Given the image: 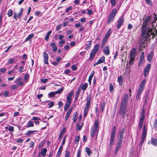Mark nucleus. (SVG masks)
<instances>
[{
	"label": "nucleus",
	"instance_id": "1",
	"mask_svg": "<svg viewBox=\"0 0 157 157\" xmlns=\"http://www.w3.org/2000/svg\"><path fill=\"white\" fill-rule=\"evenodd\" d=\"M151 19L150 16H147L144 19L141 32V35L143 36L148 38L151 36V34L154 36L157 35V30L155 28L153 29H149L148 27L149 21ZM153 37L152 36V37Z\"/></svg>",
	"mask_w": 157,
	"mask_h": 157
},
{
	"label": "nucleus",
	"instance_id": "2",
	"mask_svg": "<svg viewBox=\"0 0 157 157\" xmlns=\"http://www.w3.org/2000/svg\"><path fill=\"white\" fill-rule=\"evenodd\" d=\"M117 13V9H113L111 12L109 14L108 17L107 23L108 24H109L114 20L115 17Z\"/></svg>",
	"mask_w": 157,
	"mask_h": 157
},
{
	"label": "nucleus",
	"instance_id": "3",
	"mask_svg": "<svg viewBox=\"0 0 157 157\" xmlns=\"http://www.w3.org/2000/svg\"><path fill=\"white\" fill-rule=\"evenodd\" d=\"M116 126H114L113 128L111 135V138L110 139V143L109 144V146L110 147L111 146L114 144L115 137V133L116 132Z\"/></svg>",
	"mask_w": 157,
	"mask_h": 157
},
{
	"label": "nucleus",
	"instance_id": "4",
	"mask_svg": "<svg viewBox=\"0 0 157 157\" xmlns=\"http://www.w3.org/2000/svg\"><path fill=\"white\" fill-rule=\"evenodd\" d=\"M126 106L127 105H121L118 112L119 114L122 115L123 118H124L126 113L128 111V109L126 107Z\"/></svg>",
	"mask_w": 157,
	"mask_h": 157
},
{
	"label": "nucleus",
	"instance_id": "5",
	"mask_svg": "<svg viewBox=\"0 0 157 157\" xmlns=\"http://www.w3.org/2000/svg\"><path fill=\"white\" fill-rule=\"evenodd\" d=\"M124 22V19L123 16L120 17L118 20L117 23V28L119 29Z\"/></svg>",
	"mask_w": 157,
	"mask_h": 157
},
{
	"label": "nucleus",
	"instance_id": "6",
	"mask_svg": "<svg viewBox=\"0 0 157 157\" xmlns=\"http://www.w3.org/2000/svg\"><path fill=\"white\" fill-rule=\"evenodd\" d=\"M128 100V95L125 94L121 100V105H127Z\"/></svg>",
	"mask_w": 157,
	"mask_h": 157
},
{
	"label": "nucleus",
	"instance_id": "7",
	"mask_svg": "<svg viewBox=\"0 0 157 157\" xmlns=\"http://www.w3.org/2000/svg\"><path fill=\"white\" fill-rule=\"evenodd\" d=\"M98 131L99 129L94 128H92L90 132L91 137H93L94 135L97 136Z\"/></svg>",
	"mask_w": 157,
	"mask_h": 157
},
{
	"label": "nucleus",
	"instance_id": "8",
	"mask_svg": "<svg viewBox=\"0 0 157 157\" xmlns=\"http://www.w3.org/2000/svg\"><path fill=\"white\" fill-rule=\"evenodd\" d=\"M74 93V91H71L68 94L66 98L67 100V103L71 104L72 101L71 98L72 96L73 95Z\"/></svg>",
	"mask_w": 157,
	"mask_h": 157
},
{
	"label": "nucleus",
	"instance_id": "9",
	"mask_svg": "<svg viewBox=\"0 0 157 157\" xmlns=\"http://www.w3.org/2000/svg\"><path fill=\"white\" fill-rule=\"evenodd\" d=\"M151 65L150 64H148L145 67L144 71V75L145 77H146L148 74V72L150 69Z\"/></svg>",
	"mask_w": 157,
	"mask_h": 157
},
{
	"label": "nucleus",
	"instance_id": "10",
	"mask_svg": "<svg viewBox=\"0 0 157 157\" xmlns=\"http://www.w3.org/2000/svg\"><path fill=\"white\" fill-rule=\"evenodd\" d=\"M23 8H21L20 9V11L19 12V13L17 15V13H13V18L17 20V18H20L21 17V16L22 13Z\"/></svg>",
	"mask_w": 157,
	"mask_h": 157
},
{
	"label": "nucleus",
	"instance_id": "11",
	"mask_svg": "<svg viewBox=\"0 0 157 157\" xmlns=\"http://www.w3.org/2000/svg\"><path fill=\"white\" fill-rule=\"evenodd\" d=\"M43 56L44 63L48 64V54L46 52H44L43 53Z\"/></svg>",
	"mask_w": 157,
	"mask_h": 157
},
{
	"label": "nucleus",
	"instance_id": "12",
	"mask_svg": "<svg viewBox=\"0 0 157 157\" xmlns=\"http://www.w3.org/2000/svg\"><path fill=\"white\" fill-rule=\"evenodd\" d=\"M147 128L145 125H144L143 128V131L142 132V137L146 138L147 133Z\"/></svg>",
	"mask_w": 157,
	"mask_h": 157
},
{
	"label": "nucleus",
	"instance_id": "13",
	"mask_svg": "<svg viewBox=\"0 0 157 157\" xmlns=\"http://www.w3.org/2000/svg\"><path fill=\"white\" fill-rule=\"evenodd\" d=\"M104 53L105 55H109L110 54V50L109 47L107 45L103 50Z\"/></svg>",
	"mask_w": 157,
	"mask_h": 157
},
{
	"label": "nucleus",
	"instance_id": "14",
	"mask_svg": "<svg viewBox=\"0 0 157 157\" xmlns=\"http://www.w3.org/2000/svg\"><path fill=\"white\" fill-rule=\"evenodd\" d=\"M122 142V140H118V143L116 145V148L115 153L117 152L118 149L121 147V144Z\"/></svg>",
	"mask_w": 157,
	"mask_h": 157
},
{
	"label": "nucleus",
	"instance_id": "15",
	"mask_svg": "<svg viewBox=\"0 0 157 157\" xmlns=\"http://www.w3.org/2000/svg\"><path fill=\"white\" fill-rule=\"evenodd\" d=\"M73 108H71L67 112L66 115L65 117V121H66L68 119L71 114Z\"/></svg>",
	"mask_w": 157,
	"mask_h": 157
},
{
	"label": "nucleus",
	"instance_id": "16",
	"mask_svg": "<svg viewBox=\"0 0 157 157\" xmlns=\"http://www.w3.org/2000/svg\"><path fill=\"white\" fill-rule=\"evenodd\" d=\"M146 82V79H144L143 81L141 82L139 86V90H143L144 89L145 84Z\"/></svg>",
	"mask_w": 157,
	"mask_h": 157
},
{
	"label": "nucleus",
	"instance_id": "17",
	"mask_svg": "<svg viewBox=\"0 0 157 157\" xmlns=\"http://www.w3.org/2000/svg\"><path fill=\"white\" fill-rule=\"evenodd\" d=\"M136 53V49L134 48H133L131 52L130 57H131L132 59L135 58V55Z\"/></svg>",
	"mask_w": 157,
	"mask_h": 157
},
{
	"label": "nucleus",
	"instance_id": "18",
	"mask_svg": "<svg viewBox=\"0 0 157 157\" xmlns=\"http://www.w3.org/2000/svg\"><path fill=\"white\" fill-rule=\"evenodd\" d=\"M124 128H123L122 130L120 131L119 132V137L118 140H122V139L123 138V133L124 132Z\"/></svg>",
	"mask_w": 157,
	"mask_h": 157
},
{
	"label": "nucleus",
	"instance_id": "19",
	"mask_svg": "<svg viewBox=\"0 0 157 157\" xmlns=\"http://www.w3.org/2000/svg\"><path fill=\"white\" fill-rule=\"evenodd\" d=\"M153 56V53L152 52H151L147 55V59L149 62H151Z\"/></svg>",
	"mask_w": 157,
	"mask_h": 157
},
{
	"label": "nucleus",
	"instance_id": "20",
	"mask_svg": "<svg viewBox=\"0 0 157 157\" xmlns=\"http://www.w3.org/2000/svg\"><path fill=\"white\" fill-rule=\"evenodd\" d=\"M92 41L90 40L86 44V47L85 49L88 50L90 48L92 45Z\"/></svg>",
	"mask_w": 157,
	"mask_h": 157
},
{
	"label": "nucleus",
	"instance_id": "21",
	"mask_svg": "<svg viewBox=\"0 0 157 157\" xmlns=\"http://www.w3.org/2000/svg\"><path fill=\"white\" fill-rule=\"evenodd\" d=\"M50 46L52 48L53 51L54 52H56L57 50V48L56 46V44L55 43H51L50 44Z\"/></svg>",
	"mask_w": 157,
	"mask_h": 157
},
{
	"label": "nucleus",
	"instance_id": "22",
	"mask_svg": "<svg viewBox=\"0 0 157 157\" xmlns=\"http://www.w3.org/2000/svg\"><path fill=\"white\" fill-rule=\"evenodd\" d=\"M151 144L154 146H157V140L155 138H151Z\"/></svg>",
	"mask_w": 157,
	"mask_h": 157
},
{
	"label": "nucleus",
	"instance_id": "23",
	"mask_svg": "<svg viewBox=\"0 0 157 157\" xmlns=\"http://www.w3.org/2000/svg\"><path fill=\"white\" fill-rule=\"evenodd\" d=\"M149 91L148 92H147L146 93L145 95L144 96V98H145L144 101V104H146L148 100V99L149 98Z\"/></svg>",
	"mask_w": 157,
	"mask_h": 157
},
{
	"label": "nucleus",
	"instance_id": "24",
	"mask_svg": "<svg viewBox=\"0 0 157 157\" xmlns=\"http://www.w3.org/2000/svg\"><path fill=\"white\" fill-rule=\"evenodd\" d=\"M78 113L77 112H75L73 115V120L74 123L76 122L78 117Z\"/></svg>",
	"mask_w": 157,
	"mask_h": 157
},
{
	"label": "nucleus",
	"instance_id": "25",
	"mask_svg": "<svg viewBox=\"0 0 157 157\" xmlns=\"http://www.w3.org/2000/svg\"><path fill=\"white\" fill-rule=\"evenodd\" d=\"M85 151L88 156H90L92 153V151H91L90 149L88 147L85 148Z\"/></svg>",
	"mask_w": 157,
	"mask_h": 157
},
{
	"label": "nucleus",
	"instance_id": "26",
	"mask_svg": "<svg viewBox=\"0 0 157 157\" xmlns=\"http://www.w3.org/2000/svg\"><path fill=\"white\" fill-rule=\"evenodd\" d=\"M52 33V31H49L46 34L45 36L44 37V40L47 41L49 39V36Z\"/></svg>",
	"mask_w": 157,
	"mask_h": 157
},
{
	"label": "nucleus",
	"instance_id": "27",
	"mask_svg": "<svg viewBox=\"0 0 157 157\" xmlns=\"http://www.w3.org/2000/svg\"><path fill=\"white\" fill-rule=\"evenodd\" d=\"M94 74V71H93L92 73H91L90 75L89 76V78L88 79V81L90 84L91 83V81L93 77V75Z\"/></svg>",
	"mask_w": 157,
	"mask_h": 157
},
{
	"label": "nucleus",
	"instance_id": "28",
	"mask_svg": "<svg viewBox=\"0 0 157 157\" xmlns=\"http://www.w3.org/2000/svg\"><path fill=\"white\" fill-rule=\"evenodd\" d=\"M83 125V124L81 123V124H80L79 122L77 124L76 127L78 130L80 131L81 130Z\"/></svg>",
	"mask_w": 157,
	"mask_h": 157
},
{
	"label": "nucleus",
	"instance_id": "29",
	"mask_svg": "<svg viewBox=\"0 0 157 157\" xmlns=\"http://www.w3.org/2000/svg\"><path fill=\"white\" fill-rule=\"evenodd\" d=\"M34 126L33 122L32 121H29L27 124V127H32Z\"/></svg>",
	"mask_w": 157,
	"mask_h": 157
},
{
	"label": "nucleus",
	"instance_id": "30",
	"mask_svg": "<svg viewBox=\"0 0 157 157\" xmlns=\"http://www.w3.org/2000/svg\"><path fill=\"white\" fill-rule=\"evenodd\" d=\"M47 152V149L46 148H43L41 151V155L43 156H44Z\"/></svg>",
	"mask_w": 157,
	"mask_h": 157
},
{
	"label": "nucleus",
	"instance_id": "31",
	"mask_svg": "<svg viewBox=\"0 0 157 157\" xmlns=\"http://www.w3.org/2000/svg\"><path fill=\"white\" fill-rule=\"evenodd\" d=\"M99 124V121L97 120H95V124H94V128L99 129L98 126Z\"/></svg>",
	"mask_w": 157,
	"mask_h": 157
},
{
	"label": "nucleus",
	"instance_id": "32",
	"mask_svg": "<svg viewBox=\"0 0 157 157\" xmlns=\"http://www.w3.org/2000/svg\"><path fill=\"white\" fill-rule=\"evenodd\" d=\"M117 81L120 84H122L123 82V78L121 75H120L117 78Z\"/></svg>",
	"mask_w": 157,
	"mask_h": 157
},
{
	"label": "nucleus",
	"instance_id": "33",
	"mask_svg": "<svg viewBox=\"0 0 157 157\" xmlns=\"http://www.w3.org/2000/svg\"><path fill=\"white\" fill-rule=\"evenodd\" d=\"M88 86V84L87 83H84L81 87H82V90L83 91H85Z\"/></svg>",
	"mask_w": 157,
	"mask_h": 157
},
{
	"label": "nucleus",
	"instance_id": "34",
	"mask_svg": "<svg viewBox=\"0 0 157 157\" xmlns=\"http://www.w3.org/2000/svg\"><path fill=\"white\" fill-rule=\"evenodd\" d=\"M71 104L66 103V104H65V105L64 108V111H66L68 110V109L69 106L71 105Z\"/></svg>",
	"mask_w": 157,
	"mask_h": 157
},
{
	"label": "nucleus",
	"instance_id": "35",
	"mask_svg": "<svg viewBox=\"0 0 157 157\" xmlns=\"http://www.w3.org/2000/svg\"><path fill=\"white\" fill-rule=\"evenodd\" d=\"M105 103L104 102L101 105L100 109V112H101V113H102L103 111V110L105 107Z\"/></svg>",
	"mask_w": 157,
	"mask_h": 157
},
{
	"label": "nucleus",
	"instance_id": "36",
	"mask_svg": "<svg viewBox=\"0 0 157 157\" xmlns=\"http://www.w3.org/2000/svg\"><path fill=\"white\" fill-rule=\"evenodd\" d=\"M56 94L55 92H52L49 93L48 94V96L49 98L54 97Z\"/></svg>",
	"mask_w": 157,
	"mask_h": 157
},
{
	"label": "nucleus",
	"instance_id": "37",
	"mask_svg": "<svg viewBox=\"0 0 157 157\" xmlns=\"http://www.w3.org/2000/svg\"><path fill=\"white\" fill-rule=\"evenodd\" d=\"M95 54L91 51L90 54V57L89 58V59L90 60H92V59L95 56Z\"/></svg>",
	"mask_w": 157,
	"mask_h": 157
},
{
	"label": "nucleus",
	"instance_id": "38",
	"mask_svg": "<svg viewBox=\"0 0 157 157\" xmlns=\"http://www.w3.org/2000/svg\"><path fill=\"white\" fill-rule=\"evenodd\" d=\"M34 36V35L33 34H31L29 35V36L26 38L25 39V40L26 41H28L32 38H33Z\"/></svg>",
	"mask_w": 157,
	"mask_h": 157
},
{
	"label": "nucleus",
	"instance_id": "39",
	"mask_svg": "<svg viewBox=\"0 0 157 157\" xmlns=\"http://www.w3.org/2000/svg\"><path fill=\"white\" fill-rule=\"evenodd\" d=\"M89 108H86L85 107L84 110V114L83 116L84 117H85L87 115L88 112V109Z\"/></svg>",
	"mask_w": 157,
	"mask_h": 157
},
{
	"label": "nucleus",
	"instance_id": "40",
	"mask_svg": "<svg viewBox=\"0 0 157 157\" xmlns=\"http://www.w3.org/2000/svg\"><path fill=\"white\" fill-rule=\"evenodd\" d=\"M13 13V11L12 10H9L7 13V14L9 17H10L12 15Z\"/></svg>",
	"mask_w": 157,
	"mask_h": 157
},
{
	"label": "nucleus",
	"instance_id": "41",
	"mask_svg": "<svg viewBox=\"0 0 157 157\" xmlns=\"http://www.w3.org/2000/svg\"><path fill=\"white\" fill-rule=\"evenodd\" d=\"M6 129H8L10 131L13 132L14 131V127L13 126H9L6 127Z\"/></svg>",
	"mask_w": 157,
	"mask_h": 157
},
{
	"label": "nucleus",
	"instance_id": "42",
	"mask_svg": "<svg viewBox=\"0 0 157 157\" xmlns=\"http://www.w3.org/2000/svg\"><path fill=\"white\" fill-rule=\"evenodd\" d=\"M36 132V131H29L26 132L25 134L27 136H29L32 134L34 133L35 132Z\"/></svg>",
	"mask_w": 157,
	"mask_h": 157
},
{
	"label": "nucleus",
	"instance_id": "43",
	"mask_svg": "<svg viewBox=\"0 0 157 157\" xmlns=\"http://www.w3.org/2000/svg\"><path fill=\"white\" fill-rule=\"evenodd\" d=\"M117 103H118V101H116V104L115 105L114 107V109H113V114L114 115H115L116 112Z\"/></svg>",
	"mask_w": 157,
	"mask_h": 157
},
{
	"label": "nucleus",
	"instance_id": "44",
	"mask_svg": "<svg viewBox=\"0 0 157 157\" xmlns=\"http://www.w3.org/2000/svg\"><path fill=\"white\" fill-rule=\"evenodd\" d=\"M109 89L110 92H111L113 91L114 89L113 85L111 83H110L109 85Z\"/></svg>",
	"mask_w": 157,
	"mask_h": 157
},
{
	"label": "nucleus",
	"instance_id": "45",
	"mask_svg": "<svg viewBox=\"0 0 157 157\" xmlns=\"http://www.w3.org/2000/svg\"><path fill=\"white\" fill-rule=\"evenodd\" d=\"M100 46V44H96L95 45L93 49L96 50V51H98L99 49V47Z\"/></svg>",
	"mask_w": 157,
	"mask_h": 157
},
{
	"label": "nucleus",
	"instance_id": "46",
	"mask_svg": "<svg viewBox=\"0 0 157 157\" xmlns=\"http://www.w3.org/2000/svg\"><path fill=\"white\" fill-rule=\"evenodd\" d=\"M19 70L18 72L20 73H22L24 71V66H21L19 67L18 68Z\"/></svg>",
	"mask_w": 157,
	"mask_h": 157
},
{
	"label": "nucleus",
	"instance_id": "47",
	"mask_svg": "<svg viewBox=\"0 0 157 157\" xmlns=\"http://www.w3.org/2000/svg\"><path fill=\"white\" fill-rule=\"evenodd\" d=\"M91 98V96L90 95H88L87 97V103L90 104V100Z\"/></svg>",
	"mask_w": 157,
	"mask_h": 157
},
{
	"label": "nucleus",
	"instance_id": "48",
	"mask_svg": "<svg viewBox=\"0 0 157 157\" xmlns=\"http://www.w3.org/2000/svg\"><path fill=\"white\" fill-rule=\"evenodd\" d=\"M98 60L101 63L104 62L105 61V56H102Z\"/></svg>",
	"mask_w": 157,
	"mask_h": 157
},
{
	"label": "nucleus",
	"instance_id": "49",
	"mask_svg": "<svg viewBox=\"0 0 157 157\" xmlns=\"http://www.w3.org/2000/svg\"><path fill=\"white\" fill-rule=\"evenodd\" d=\"M116 1V0H110L111 4L112 6H115Z\"/></svg>",
	"mask_w": 157,
	"mask_h": 157
},
{
	"label": "nucleus",
	"instance_id": "50",
	"mask_svg": "<svg viewBox=\"0 0 157 157\" xmlns=\"http://www.w3.org/2000/svg\"><path fill=\"white\" fill-rule=\"evenodd\" d=\"M107 40H105L103 39L102 43L101 45V47L103 48L104 46L106 44V42Z\"/></svg>",
	"mask_w": 157,
	"mask_h": 157
},
{
	"label": "nucleus",
	"instance_id": "51",
	"mask_svg": "<svg viewBox=\"0 0 157 157\" xmlns=\"http://www.w3.org/2000/svg\"><path fill=\"white\" fill-rule=\"evenodd\" d=\"M63 90V88H61L59 89L58 90H57L56 91H55V94H59V93H61Z\"/></svg>",
	"mask_w": 157,
	"mask_h": 157
},
{
	"label": "nucleus",
	"instance_id": "52",
	"mask_svg": "<svg viewBox=\"0 0 157 157\" xmlns=\"http://www.w3.org/2000/svg\"><path fill=\"white\" fill-rule=\"evenodd\" d=\"M134 62V58L132 59L131 57H130V60L129 63L130 65L133 64Z\"/></svg>",
	"mask_w": 157,
	"mask_h": 157
},
{
	"label": "nucleus",
	"instance_id": "53",
	"mask_svg": "<svg viewBox=\"0 0 157 157\" xmlns=\"http://www.w3.org/2000/svg\"><path fill=\"white\" fill-rule=\"evenodd\" d=\"M141 95V94L137 93L136 98V100H138L139 99H140Z\"/></svg>",
	"mask_w": 157,
	"mask_h": 157
},
{
	"label": "nucleus",
	"instance_id": "54",
	"mask_svg": "<svg viewBox=\"0 0 157 157\" xmlns=\"http://www.w3.org/2000/svg\"><path fill=\"white\" fill-rule=\"evenodd\" d=\"M70 155V152L68 151H66L65 153V157H69Z\"/></svg>",
	"mask_w": 157,
	"mask_h": 157
},
{
	"label": "nucleus",
	"instance_id": "55",
	"mask_svg": "<svg viewBox=\"0 0 157 157\" xmlns=\"http://www.w3.org/2000/svg\"><path fill=\"white\" fill-rule=\"evenodd\" d=\"M79 138L80 137L79 136H77L76 137L75 142V143H77V144L78 143L79 141Z\"/></svg>",
	"mask_w": 157,
	"mask_h": 157
},
{
	"label": "nucleus",
	"instance_id": "56",
	"mask_svg": "<svg viewBox=\"0 0 157 157\" xmlns=\"http://www.w3.org/2000/svg\"><path fill=\"white\" fill-rule=\"evenodd\" d=\"M14 60V59L13 58L10 59L8 60V63L9 64H12L13 63Z\"/></svg>",
	"mask_w": 157,
	"mask_h": 157
},
{
	"label": "nucleus",
	"instance_id": "57",
	"mask_svg": "<svg viewBox=\"0 0 157 157\" xmlns=\"http://www.w3.org/2000/svg\"><path fill=\"white\" fill-rule=\"evenodd\" d=\"M143 122L139 121L138 126L139 127L140 129H141L142 128V127L143 124Z\"/></svg>",
	"mask_w": 157,
	"mask_h": 157
},
{
	"label": "nucleus",
	"instance_id": "58",
	"mask_svg": "<svg viewBox=\"0 0 157 157\" xmlns=\"http://www.w3.org/2000/svg\"><path fill=\"white\" fill-rule=\"evenodd\" d=\"M72 7L71 6L68 7L65 10L66 13H68L70 10H72Z\"/></svg>",
	"mask_w": 157,
	"mask_h": 157
},
{
	"label": "nucleus",
	"instance_id": "59",
	"mask_svg": "<svg viewBox=\"0 0 157 157\" xmlns=\"http://www.w3.org/2000/svg\"><path fill=\"white\" fill-rule=\"evenodd\" d=\"M48 105H49L48 108H50L52 107L54 105V103L53 102H51L48 104Z\"/></svg>",
	"mask_w": 157,
	"mask_h": 157
},
{
	"label": "nucleus",
	"instance_id": "60",
	"mask_svg": "<svg viewBox=\"0 0 157 157\" xmlns=\"http://www.w3.org/2000/svg\"><path fill=\"white\" fill-rule=\"evenodd\" d=\"M144 52H143L142 53V54L140 56V59L144 60Z\"/></svg>",
	"mask_w": 157,
	"mask_h": 157
},
{
	"label": "nucleus",
	"instance_id": "61",
	"mask_svg": "<svg viewBox=\"0 0 157 157\" xmlns=\"http://www.w3.org/2000/svg\"><path fill=\"white\" fill-rule=\"evenodd\" d=\"M48 80V79H46V78H45V79L42 78L40 79V81H41V82H43L44 83H46L47 82Z\"/></svg>",
	"mask_w": 157,
	"mask_h": 157
},
{
	"label": "nucleus",
	"instance_id": "62",
	"mask_svg": "<svg viewBox=\"0 0 157 157\" xmlns=\"http://www.w3.org/2000/svg\"><path fill=\"white\" fill-rule=\"evenodd\" d=\"M87 13L88 14L91 15L93 13V11L89 9H87Z\"/></svg>",
	"mask_w": 157,
	"mask_h": 157
},
{
	"label": "nucleus",
	"instance_id": "63",
	"mask_svg": "<svg viewBox=\"0 0 157 157\" xmlns=\"http://www.w3.org/2000/svg\"><path fill=\"white\" fill-rule=\"evenodd\" d=\"M61 153L62 151H58L56 157H60Z\"/></svg>",
	"mask_w": 157,
	"mask_h": 157
},
{
	"label": "nucleus",
	"instance_id": "64",
	"mask_svg": "<svg viewBox=\"0 0 157 157\" xmlns=\"http://www.w3.org/2000/svg\"><path fill=\"white\" fill-rule=\"evenodd\" d=\"M81 151L80 150L78 151L77 154V157H81Z\"/></svg>",
	"mask_w": 157,
	"mask_h": 157
}]
</instances>
